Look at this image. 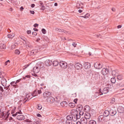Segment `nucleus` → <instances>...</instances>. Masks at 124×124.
I'll list each match as a JSON object with an SVG mask.
<instances>
[{
    "instance_id": "20",
    "label": "nucleus",
    "mask_w": 124,
    "mask_h": 124,
    "mask_svg": "<svg viewBox=\"0 0 124 124\" xmlns=\"http://www.w3.org/2000/svg\"><path fill=\"white\" fill-rule=\"evenodd\" d=\"M117 110L119 113H122L124 111V108L122 106H120L118 108Z\"/></svg>"
},
{
    "instance_id": "16",
    "label": "nucleus",
    "mask_w": 124,
    "mask_h": 124,
    "mask_svg": "<svg viewBox=\"0 0 124 124\" xmlns=\"http://www.w3.org/2000/svg\"><path fill=\"white\" fill-rule=\"evenodd\" d=\"M102 94H103V93L101 91V89H100L98 92H97L95 93V96L96 98L99 96V95H101Z\"/></svg>"
},
{
    "instance_id": "52",
    "label": "nucleus",
    "mask_w": 124,
    "mask_h": 124,
    "mask_svg": "<svg viewBox=\"0 0 124 124\" xmlns=\"http://www.w3.org/2000/svg\"><path fill=\"white\" fill-rule=\"evenodd\" d=\"M105 122H107L108 121H109L110 120V117H105Z\"/></svg>"
},
{
    "instance_id": "59",
    "label": "nucleus",
    "mask_w": 124,
    "mask_h": 124,
    "mask_svg": "<svg viewBox=\"0 0 124 124\" xmlns=\"http://www.w3.org/2000/svg\"><path fill=\"white\" fill-rule=\"evenodd\" d=\"M21 80V79H20L18 80H17L16 81V82L15 83V84H16V83L19 82Z\"/></svg>"
},
{
    "instance_id": "61",
    "label": "nucleus",
    "mask_w": 124,
    "mask_h": 124,
    "mask_svg": "<svg viewBox=\"0 0 124 124\" xmlns=\"http://www.w3.org/2000/svg\"><path fill=\"white\" fill-rule=\"evenodd\" d=\"M33 124H39V123L38 121H34L33 123Z\"/></svg>"
},
{
    "instance_id": "23",
    "label": "nucleus",
    "mask_w": 124,
    "mask_h": 124,
    "mask_svg": "<svg viewBox=\"0 0 124 124\" xmlns=\"http://www.w3.org/2000/svg\"><path fill=\"white\" fill-rule=\"evenodd\" d=\"M81 123L82 124H86L87 122V120L86 119L82 118L81 119Z\"/></svg>"
},
{
    "instance_id": "3",
    "label": "nucleus",
    "mask_w": 124,
    "mask_h": 124,
    "mask_svg": "<svg viewBox=\"0 0 124 124\" xmlns=\"http://www.w3.org/2000/svg\"><path fill=\"white\" fill-rule=\"evenodd\" d=\"M94 67L96 69H100L102 68V64L101 63L97 62L94 64Z\"/></svg>"
},
{
    "instance_id": "48",
    "label": "nucleus",
    "mask_w": 124,
    "mask_h": 124,
    "mask_svg": "<svg viewBox=\"0 0 124 124\" xmlns=\"http://www.w3.org/2000/svg\"><path fill=\"white\" fill-rule=\"evenodd\" d=\"M78 107L80 109L82 110L83 108V106L79 104L78 105Z\"/></svg>"
},
{
    "instance_id": "53",
    "label": "nucleus",
    "mask_w": 124,
    "mask_h": 124,
    "mask_svg": "<svg viewBox=\"0 0 124 124\" xmlns=\"http://www.w3.org/2000/svg\"><path fill=\"white\" fill-rule=\"evenodd\" d=\"M77 45V43L74 42H73L72 44V45L75 47H76Z\"/></svg>"
},
{
    "instance_id": "46",
    "label": "nucleus",
    "mask_w": 124,
    "mask_h": 124,
    "mask_svg": "<svg viewBox=\"0 0 124 124\" xmlns=\"http://www.w3.org/2000/svg\"><path fill=\"white\" fill-rule=\"evenodd\" d=\"M10 62V61L9 60H8L5 63V65L9 64Z\"/></svg>"
},
{
    "instance_id": "1",
    "label": "nucleus",
    "mask_w": 124,
    "mask_h": 124,
    "mask_svg": "<svg viewBox=\"0 0 124 124\" xmlns=\"http://www.w3.org/2000/svg\"><path fill=\"white\" fill-rule=\"evenodd\" d=\"M109 114L112 116H114L116 113V110L113 108H111L109 110Z\"/></svg>"
},
{
    "instance_id": "19",
    "label": "nucleus",
    "mask_w": 124,
    "mask_h": 124,
    "mask_svg": "<svg viewBox=\"0 0 124 124\" xmlns=\"http://www.w3.org/2000/svg\"><path fill=\"white\" fill-rule=\"evenodd\" d=\"M33 71L34 72L36 73H37L39 72V71L40 70L37 67V66H36L34 67L33 68Z\"/></svg>"
},
{
    "instance_id": "28",
    "label": "nucleus",
    "mask_w": 124,
    "mask_h": 124,
    "mask_svg": "<svg viewBox=\"0 0 124 124\" xmlns=\"http://www.w3.org/2000/svg\"><path fill=\"white\" fill-rule=\"evenodd\" d=\"M75 103H70L69 104V106L71 108H73L75 106Z\"/></svg>"
},
{
    "instance_id": "10",
    "label": "nucleus",
    "mask_w": 124,
    "mask_h": 124,
    "mask_svg": "<svg viewBox=\"0 0 124 124\" xmlns=\"http://www.w3.org/2000/svg\"><path fill=\"white\" fill-rule=\"evenodd\" d=\"M75 67L77 69H80L82 68V66L79 63H77L75 64Z\"/></svg>"
},
{
    "instance_id": "32",
    "label": "nucleus",
    "mask_w": 124,
    "mask_h": 124,
    "mask_svg": "<svg viewBox=\"0 0 124 124\" xmlns=\"http://www.w3.org/2000/svg\"><path fill=\"white\" fill-rule=\"evenodd\" d=\"M48 93H50L49 92H46L45 93H44L43 94V95L44 97H48V96H47V95H48Z\"/></svg>"
},
{
    "instance_id": "38",
    "label": "nucleus",
    "mask_w": 124,
    "mask_h": 124,
    "mask_svg": "<svg viewBox=\"0 0 124 124\" xmlns=\"http://www.w3.org/2000/svg\"><path fill=\"white\" fill-rule=\"evenodd\" d=\"M58 31L60 32H63L65 33H66V34L67 33H68V32L67 31H66L63 29H59V30H58Z\"/></svg>"
},
{
    "instance_id": "60",
    "label": "nucleus",
    "mask_w": 124,
    "mask_h": 124,
    "mask_svg": "<svg viewBox=\"0 0 124 124\" xmlns=\"http://www.w3.org/2000/svg\"><path fill=\"white\" fill-rule=\"evenodd\" d=\"M38 24L36 23L33 26L35 27H36L37 26H38Z\"/></svg>"
},
{
    "instance_id": "36",
    "label": "nucleus",
    "mask_w": 124,
    "mask_h": 124,
    "mask_svg": "<svg viewBox=\"0 0 124 124\" xmlns=\"http://www.w3.org/2000/svg\"><path fill=\"white\" fill-rule=\"evenodd\" d=\"M117 76V78L118 79L121 80L122 79L123 76L121 75H119Z\"/></svg>"
},
{
    "instance_id": "6",
    "label": "nucleus",
    "mask_w": 124,
    "mask_h": 124,
    "mask_svg": "<svg viewBox=\"0 0 124 124\" xmlns=\"http://www.w3.org/2000/svg\"><path fill=\"white\" fill-rule=\"evenodd\" d=\"M36 66H37V68L40 69L42 68L44 66V63L41 62H38L36 64Z\"/></svg>"
},
{
    "instance_id": "43",
    "label": "nucleus",
    "mask_w": 124,
    "mask_h": 124,
    "mask_svg": "<svg viewBox=\"0 0 124 124\" xmlns=\"http://www.w3.org/2000/svg\"><path fill=\"white\" fill-rule=\"evenodd\" d=\"M15 53L16 54H20V52L19 50H16L15 51Z\"/></svg>"
},
{
    "instance_id": "40",
    "label": "nucleus",
    "mask_w": 124,
    "mask_h": 124,
    "mask_svg": "<svg viewBox=\"0 0 124 124\" xmlns=\"http://www.w3.org/2000/svg\"><path fill=\"white\" fill-rule=\"evenodd\" d=\"M66 124H72V121L67 120L66 121Z\"/></svg>"
},
{
    "instance_id": "14",
    "label": "nucleus",
    "mask_w": 124,
    "mask_h": 124,
    "mask_svg": "<svg viewBox=\"0 0 124 124\" xmlns=\"http://www.w3.org/2000/svg\"><path fill=\"white\" fill-rule=\"evenodd\" d=\"M17 119L19 120H22L25 118L24 116L23 115H18L16 117Z\"/></svg>"
},
{
    "instance_id": "8",
    "label": "nucleus",
    "mask_w": 124,
    "mask_h": 124,
    "mask_svg": "<svg viewBox=\"0 0 124 124\" xmlns=\"http://www.w3.org/2000/svg\"><path fill=\"white\" fill-rule=\"evenodd\" d=\"M108 70L107 68H103L101 70V73L103 75H106L108 72Z\"/></svg>"
},
{
    "instance_id": "39",
    "label": "nucleus",
    "mask_w": 124,
    "mask_h": 124,
    "mask_svg": "<svg viewBox=\"0 0 124 124\" xmlns=\"http://www.w3.org/2000/svg\"><path fill=\"white\" fill-rule=\"evenodd\" d=\"M4 74L3 73L0 72V78L1 79L4 78Z\"/></svg>"
},
{
    "instance_id": "45",
    "label": "nucleus",
    "mask_w": 124,
    "mask_h": 124,
    "mask_svg": "<svg viewBox=\"0 0 124 124\" xmlns=\"http://www.w3.org/2000/svg\"><path fill=\"white\" fill-rule=\"evenodd\" d=\"M36 50H32L31 52V54H35V53H36Z\"/></svg>"
},
{
    "instance_id": "15",
    "label": "nucleus",
    "mask_w": 124,
    "mask_h": 124,
    "mask_svg": "<svg viewBox=\"0 0 124 124\" xmlns=\"http://www.w3.org/2000/svg\"><path fill=\"white\" fill-rule=\"evenodd\" d=\"M109 91V88L108 87H105L103 89L102 93H103H103L106 94Z\"/></svg>"
},
{
    "instance_id": "18",
    "label": "nucleus",
    "mask_w": 124,
    "mask_h": 124,
    "mask_svg": "<svg viewBox=\"0 0 124 124\" xmlns=\"http://www.w3.org/2000/svg\"><path fill=\"white\" fill-rule=\"evenodd\" d=\"M124 86V84L122 83H118L116 86V88H118L120 87H123Z\"/></svg>"
},
{
    "instance_id": "17",
    "label": "nucleus",
    "mask_w": 124,
    "mask_h": 124,
    "mask_svg": "<svg viewBox=\"0 0 124 124\" xmlns=\"http://www.w3.org/2000/svg\"><path fill=\"white\" fill-rule=\"evenodd\" d=\"M84 110L85 112H88L90 110L91 108L88 105H86L84 107Z\"/></svg>"
},
{
    "instance_id": "21",
    "label": "nucleus",
    "mask_w": 124,
    "mask_h": 124,
    "mask_svg": "<svg viewBox=\"0 0 124 124\" xmlns=\"http://www.w3.org/2000/svg\"><path fill=\"white\" fill-rule=\"evenodd\" d=\"M103 114L104 116L106 117L108 116L109 114V110H105Z\"/></svg>"
},
{
    "instance_id": "56",
    "label": "nucleus",
    "mask_w": 124,
    "mask_h": 124,
    "mask_svg": "<svg viewBox=\"0 0 124 124\" xmlns=\"http://www.w3.org/2000/svg\"><path fill=\"white\" fill-rule=\"evenodd\" d=\"M16 47V45H13L11 46V49H14Z\"/></svg>"
},
{
    "instance_id": "64",
    "label": "nucleus",
    "mask_w": 124,
    "mask_h": 124,
    "mask_svg": "<svg viewBox=\"0 0 124 124\" xmlns=\"http://www.w3.org/2000/svg\"><path fill=\"white\" fill-rule=\"evenodd\" d=\"M30 12L31 14H34L35 13L33 11H30Z\"/></svg>"
},
{
    "instance_id": "55",
    "label": "nucleus",
    "mask_w": 124,
    "mask_h": 124,
    "mask_svg": "<svg viewBox=\"0 0 124 124\" xmlns=\"http://www.w3.org/2000/svg\"><path fill=\"white\" fill-rule=\"evenodd\" d=\"M8 114H6L4 116V117L5 118V119L6 120L7 119L8 117Z\"/></svg>"
},
{
    "instance_id": "4",
    "label": "nucleus",
    "mask_w": 124,
    "mask_h": 124,
    "mask_svg": "<svg viewBox=\"0 0 124 124\" xmlns=\"http://www.w3.org/2000/svg\"><path fill=\"white\" fill-rule=\"evenodd\" d=\"M46 101L47 102L50 103H53L55 101L54 98L52 96H49L47 97L46 99Z\"/></svg>"
},
{
    "instance_id": "2",
    "label": "nucleus",
    "mask_w": 124,
    "mask_h": 124,
    "mask_svg": "<svg viewBox=\"0 0 124 124\" xmlns=\"http://www.w3.org/2000/svg\"><path fill=\"white\" fill-rule=\"evenodd\" d=\"M59 64L62 68L66 69L67 68V64L64 61H60Z\"/></svg>"
},
{
    "instance_id": "12",
    "label": "nucleus",
    "mask_w": 124,
    "mask_h": 124,
    "mask_svg": "<svg viewBox=\"0 0 124 124\" xmlns=\"http://www.w3.org/2000/svg\"><path fill=\"white\" fill-rule=\"evenodd\" d=\"M52 62L50 60H47L45 62V63L46 65L47 66H49L52 64Z\"/></svg>"
},
{
    "instance_id": "9",
    "label": "nucleus",
    "mask_w": 124,
    "mask_h": 124,
    "mask_svg": "<svg viewBox=\"0 0 124 124\" xmlns=\"http://www.w3.org/2000/svg\"><path fill=\"white\" fill-rule=\"evenodd\" d=\"M94 80H96L99 79L100 78V75L98 73H96L95 74H94L92 76Z\"/></svg>"
},
{
    "instance_id": "50",
    "label": "nucleus",
    "mask_w": 124,
    "mask_h": 124,
    "mask_svg": "<svg viewBox=\"0 0 124 124\" xmlns=\"http://www.w3.org/2000/svg\"><path fill=\"white\" fill-rule=\"evenodd\" d=\"M115 101V98H113L111 100V101L110 102L111 103L113 104L114 103Z\"/></svg>"
},
{
    "instance_id": "7",
    "label": "nucleus",
    "mask_w": 124,
    "mask_h": 124,
    "mask_svg": "<svg viewBox=\"0 0 124 124\" xmlns=\"http://www.w3.org/2000/svg\"><path fill=\"white\" fill-rule=\"evenodd\" d=\"M77 112V110H75V111L74 112H72L71 114L72 116L73 117V121H76L77 120V118H76V115Z\"/></svg>"
},
{
    "instance_id": "24",
    "label": "nucleus",
    "mask_w": 124,
    "mask_h": 124,
    "mask_svg": "<svg viewBox=\"0 0 124 124\" xmlns=\"http://www.w3.org/2000/svg\"><path fill=\"white\" fill-rule=\"evenodd\" d=\"M90 115L89 113H87L86 114L85 116V118L86 119H89L90 118Z\"/></svg>"
},
{
    "instance_id": "49",
    "label": "nucleus",
    "mask_w": 124,
    "mask_h": 124,
    "mask_svg": "<svg viewBox=\"0 0 124 124\" xmlns=\"http://www.w3.org/2000/svg\"><path fill=\"white\" fill-rule=\"evenodd\" d=\"M24 41L25 42V44H26V45L27 47V46L30 44L29 42L28 41H26V40Z\"/></svg>"
},
{
    "instance_id": "51",
    "label": "nucleus",
    "mask_w": 124,
    "mask_h": 124,
    "mask_svg": "<svg viewBox=\"0 0 124 124\" xmlns=\"http://www.w3.org/2000/svg\"><path fill=\"white\" fill-rule=\"evenodd\" d=\"M4 112L2 111L1 114H0V117H2L4 115Z\"/></svg>"
},
{
    "instance_id": "44",
    "label": "nucleus",
    "mask_w": 124,
    "mask_h": 124,
    "mask_svg": "<svg viewBox=\"0 0 124 124\" xmlns=\"http://www.w3.org/2000/svg\"><path fill=\"white\" fill-rule=\"evenodd\" d=\"M19 37L24 41H25V40H26V39L23 36H21Z\"/></svg>"
},
{
    "instance_id": "47",
    "label": "nucleus",
    "mask_w": 124,
    "mask_h": 124,
    "mask_svg": "<svg viewBox=\"0 0 124 124\" xmlns=\"http://www.w3.org/2000/svg\"><path fill=\"white\" fill-rule=\"evenodd\" d=\"M42 32L44 34H45L46 32V30L44 29H42L41 30Z\"/></svg>"
},
{
    "instance_id": "37",
    "label": "nucleus",
    "mask_w": 124,
    "mask_h": 124,
    "mask_svg": "<svg viewBox=\"0 0 124 124\" xmlns=\"http://www.w3.org/2000/svg\"><path fill=\"white\" fill-rule=\"evenodd\" d=\"M76 118H77V119H79L80 118V116L79 114H78L77 111L76 114Z\"/></svg>"
},
{
    "instance_id": "22",
    "label": "nucleus",
    "mask_w": 124,
    "mask_h": 124,
    "mask_svg": "<svg viewBox=\"0 0 124 124\" xmlns=\"http://www.w3.org/2000/svg\"><path fill=\"white\" fill-rule=\"evenodd\" d=\"M60 104L61 106L62 107H66L68 105L67 102L65 101L62 102Z\"/></svg>"
},
{
    "instance_id": "54",
    "label": "nucleus",
    "mask_w": 124,
    "mask_h": 124,
    "mask_svg": "<svg viewBox=\"0 0 124 124\" xmlns=\"http://www.w3.org/2000/svg\"><path fill=\"white\" fill-rule=\"evenodd\" d=\"M79 114L80 116V115H83V114H84V112L83 111H80L79 113Z\"/></svg>"
},
{
    "instance_id": "41",
    "label": "nucleus",
    "mask_w": 124,
    "mask_h": 124,
    "mask_svg": "<svg viewBox=\"0 0 124 124\" xmlns=\"http://www.w3.org/2000/svg\"><path fill=\"white\" fill-rule=\"evenodd\" d=\"M38 108H37L39 110H40L42 108V106L40 104L38 105Z\"/></svg>"
},
{
    "instance_id": "13",
    "label": "nucleus",
    "mask_w": 124,
    "mask_h": 124,
    "mask_svg": "<svg viewBox=\"0 0 124 124\" xmlns=\"http://www.w3.org/2000/svg\"><path fill=\"white\" fill-rule=\"evenodd\" d=\"M84 65V67L85 69H89L91 66L90 63L88 62H85Z\"/></svg>"
},
{
    "instance_id": "29",
    "label": "nucleus",
    "mask_w": 124,
    "mask_h": 124,
    "mask_svg": "<svg viewBox=\"0 0 124 124\" xmlns=\"http://www.w3.org/2000/svg\"><path fill=\"white\" fill-rule=\"evenodd\" d=\"M37 91L36 90H35L33 92V93L31 94V95L32 96H35L37 95Z\"/></svg>"
},
{
    "instance_id": "30",
    "label": "nucleus",
    "mask_w": 124,
    "mask_h": 124,
    "mask_svg": "<svg viewBox=\"0 0 124 124\" xmlns=\"http://www.w3.org/2000/svg\"><path fill=\"white\" fill-rule=\"evenodd\" d=\"M58 62L56 61H55L53 62V64L54 66H56L58 64Z\"/></svg>"
},
{
    "instance_id": "63",
    "label": "nucleus",
    "mask_w": 124,
    "mask_h": 124,
    "mask_svg": "<svg viewBox=\"0 0 124 124\" xmlns=\"http://www.w3.org/2000/svg\"><path fill=\"white\" fill-rule=\"evenodd\" d=\"M13 86L15 88H17L18 87V85H13Z\"/></svg>"
},
{
    "instance_id": "11",
    "label": "nucleus",
    "mask_w": 124,
    "mask_h": 124,
    "mask_svg": "<svg viewBox=\"0 0 124 124\" xmlns=\"http://www.w3.org/2000/svg\"><path fill=\"white\" fill-rule=\"evenodd\" d=\"M1 84L2 85L4 86H5L7 85V80L5 78H3L1 79Z\"/></svg>"
},
{
    "instance_id": "33",
    "label": "nucleus",
    "mask_w": 124,
    "mask_h": 124,
    "mask_svg": "<svg viewBox=\"0 0 124 124\" xmlns=\"http://www.w3.org/2000/svg\"><path fill=\"white\" fill-rule=\"evenodd\" d=\"M6 45L5 44H3L0 46V49H5L6 48Z\"/></svg>"
},
{
    "instance_id": "31",
    "label": "nucleus",
    "mask_w": 124,
    "mask_h": 124,
    "mask_svg": "<svg viewBox=\"0 0 124 124\" xmlns=\"http://www.w3.org/2000/svg\"><path fill=\"white\" fill-rule=\"evenodd\" d=\"M89 124H96V122L95 121L91 120L89 121Z\"/></svg>"
},
{
    "instance_id": "25",
    "label": "nucleus",
    "mask_w": 124,
    "mask_h": 124,
    "mask_svg": "<svg viewBox=\"0 0 124 124\" xmlns=\"http://www.w3.org/2000/svg\"><path fill=\"white\" fill-rule=\"evenodd\" d=\"M71 114L68 116L66 117V119L67 120H69L73 121V117L72 116Z\"/></svg>"
},
{
    "instance_id": "35",
    "label": "nucleus",
    "mask_w": 124,
    "mask_h": 124,
    "mask_svg": "<svg viewBox=\"0 0 124 124\" xmlns=\"http://www.w3.org/2000/svg\"><path fill=\"white\" fill-rule=\"evenodd\" d=\"M111 81L112 83H114L116 81V79L115 78H112L111 79Z\"/></svg>"
},
{
    "instance_id": "34",
    "label": "nucleus",
    "mask_w": 124,
    "mask_h": 124,
    "mask_svg": "<svg viewBox=\"0 0 124 124\" xmlns=\"http://www.w3.org/2000/svg\"><path fill=\"white\" fill-rule=\"evenodd\" d=\"M8 37L9 38H13L15 36V35L14 34H9L8 35Z\"/></svg>"
},
{
    "instance_id": "58",
    "label": "nucleus",
    "mask_w": 124,
    "mask_h": 124,
    "mask_svg": "<svg viewBox=\"0 0 124 124\" xmlns=\"http://www.w3.org/2000/svg\"><path fill=\"white\" fill-rule=\"evenodd\" d=\"M9 120L11 121H14V119H13L12 117H10L9 118Z\"/></svg>"
},
{
    "instance_id": "62",
    "label": "nucleus",
    "mask_w": 124,
    "mask_h": 124,
    "mask_svg": "<svg viewBox=\"0 0 124 124\" xmlns=\"http://www.w3.org/2000/svg\"><path fill=\"white\" fill-rule=\"evenodd\" d=\"M10 86V85H8V86L6 87H4V88L6 90H7L9 87Z\"/></svg>"
},
{
    "instance_id": "27",
    "label": "nucleus",
    "mask_w": 124,
    "mask_h": 124,
    "mask_svg": "<svg viewBox=\"0 0 124 124\" xmlns=\"http://www.w3.org/2000/svg\"><path fill=\"white\" fill-rule=\"evenodd\" d=\"M117 70H114L112 71V75L114 76H117Z\"/></svg>"
},
{
    "instance_id": "26",
    "label": "nucleus",
    "mask_w": 124,
    "mask_h": 124,
    "mask_svg": "<svg viewBox=\"0 0 124 124\" xmlns=\"http://www.w3.org/2000/svg\"><path fill=\"white\" fill-rule=\"evenodd\" d=\"M4 90L2 87L0 86V99L1 98L2 96V92H3Z\"/></svg>"
},
{
    "instance_id": "5",
    "label": "nucleus",
    "mask_w": 124,
    "mask_h": 124,
    "mask_svg": "<svg viewBox=\"0 0 124 124\" xmlns=\"http://www.w3.org/2000/svg\"><path fill=\"white\" fill-rule=\"evenodd\" d=\"M98 121L100 122H105V117L103 115H101L99 116L98 118Z\"/></svg>"
},
{
    "instance_id": "42",
    "label": "nucleus",
    "mask_w": 124,
    "mask_h": 124,
    "mask_svg": "<svg viewBox=\"0 0 124 124\" xmlns=\"http://www.w3.org/2000/svg\"><path fill=\"white\" fill-rule=\"evenodd\" d=\"M81 4L79 3H77V7L78 8H82V6H81Z\"/></svg>"
},
{
    "instance_id": "57",
    "label": "nucleus",
    "mask_w": 124,
    "mask_h": 124,
    "mask_svg": "<svg viewBox=\"0 0 124 124\" xmlns=\"http://www.w3.org/2000/svg\"><path fill=\"white\" fill-rule=\"evenodd\" d=\"M33 35H34V36H35L37 35V33L35 32H32Z\"/></svg>"
}]
</instances>
